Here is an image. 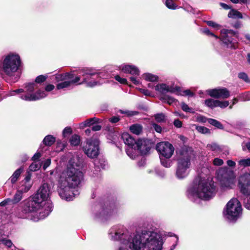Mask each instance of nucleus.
<instances>
[{
	"instance_id": "obj_1",
	"label": "nucleus",
	"mask_w": 250,
	"mask_h": 250,
	"mask_svg": "<svg viewBox=\"0 0 250 250\" xmlns=\"http://www.w3.org/2000/svg\"><path fill=\"white\" fill-rule=\"evenodd\" d=\"M108 236L113 241H119L116 250H163L165 242L162 234L156 231L144 229L130 232L123 225L112 227L108 230ZM176 244L170 250H173Z\"/></svg>"
},
{
	"instance_id": "obj_2",
	"label": "nucleus",
	"mask_w": 250,
	"mask_h": 250,
	"mask_svg": "<svg viewBox=\"0 0 250 250\" xmlns=\"http://www.w3.org/2000/svg\"><path fill=\"white\" fill-rule=\"evenodd\" d=\"M82 161L77 155H73L69 161L66 169L60 173L58 192L62 199L69 201L79 194L75 188L80 184L83 174L80 170Z\"/></svg>"
},
{
	"instance_id": "obj_3",
	"label": "nucleus",
	"mask_w": 250,
	"mask_h": 250,
	"mask_svg": "<svg viewBox=\"0 0 250 250\" xmlns=\"http://www.w3.org/2000/svg\"><path fill=\"white\" fill-rule=\"evenodd\" d=\"M51 192L49 185L46 183L42 184L32 199L26 202L23 208V212L25 214L35 212L39 215L37 217L31 218L34 221L47 217L53 208L52 202L49 199Z\"/></svg>"
},
{
	"instance_id": "obj_4",
	"label": "nucleus",
	"mask_w": 250,
	"mask_h": 250,
	"mask_svg": "<svg viewBox=\"0 0 250 250\" xmlns=\"http://www.w3.org/2000/svg\"><path fill=\"white\" fill-rule=\"evenodd\" d=\"M214 183L211 180H195L188 188L187 195L189 199L194 201L199 198L207 201L212 199L216 193Z\"/></svg>"
},
{
	"instance_id": "obj_5",
	"label": "nucleus",
	"mask_w": 250,
	"mask_h": 250,
	"mask_svg": "<svg viewBox=\"0 0 250 250\" xmlns=\"http://www.w3.org/2000/svg\"><path fill=\"white\" fill-rule=\"evenodd\" d=\"M38 88V85L35 83H30L26 85L25 90L18 89L10 92L9 96H14L17 94L21 99L26 101H35L41 100L47 96L46 92H49L55 88L54 85L49 84L45 87V90L39 89L34 92Z\"/></svg>"
},
{
	"instance_id": "obj_6",
	"label": "nucleus",
	"mask_w": 250,
	"mask_h": 250,
	"mask_svg": "<svg viewBox=\"0 0 250 250\" xmlns=\"http://www.w3.org/2000/svg\"><path fill=\"white\" fill-rule=\"evenodd\" d=\"M21 61L20 55L15 52H10L5 55L0 62V72L9 77H15V82L20 78L17 73L20 69Z\"/></svg>"
},
{
	"instance_id": "obj_7",
	"label": "nucleus",
	"mask_w": 250,
	"mask_h": 250,
	"mask_svg": "<svg viewBox=\"0 0 250 250\" xmlns=\"http://www.w3.org/2000/svg\"><path fill=\"white\" fill-rule=\"evenodd\" d=\"M83 81L79 84L85 83L87 86L93 87L101 84L97 79H106L109 73L106 69L97 70L92 68H86L82 70Z\"/></svg>"
},
{
	"instance_id": "obj_8",
	"label": "nucleus",
	"mask_w": 250,
	"mask_h": 250,
	"mask_svg": "<svg viewBox=\"0 0 250 250\" xmlns=\"http://www.w3.org/2000/svg\"><path fill=\"white\" fill-rule=\"evenodd\" d=\"M242 208L240 202L236 198H232L223 210L225 219L230 223H235L241 216Z\"/></svg>"
},
{
	"instance_id": "obj_9",
	"label": "nucleus",
	"mask_w": 250,
	"mask_h": 250,
	"mask_svg": "<svg viewBox=\"0 0 250 250\" xmlns=\"http://www.w3.org/2000/svg\"><path fill=\"white\" fill-rule=\"evenodd\" d=\"M191 166L190 156L187 151L183 150L177 159L176 176L179 179L186 178L188 174Z\"/></svg>"
},
{
	"instance_id": "obj_10",
	"label": "nucleus",
	"mask_w": 250,
	"mask_h": 250,
	"mask_svg": "<svg viewBox=\"0 0 250 250\" xmlns=\"http://www.w3.org/2000/svg\"><path fill=\"white\" fill-rule=\"evenodd\" d=\"M55 80L58 83L56 85L58 90H66L71 88L74 84L80 83L81 77L76 76L74 78L73 74L71 73H65L58 74L55 75Z\"/></svg>"
},
{
	"instance_id": "obj_11",
	"label": "nucleus",
	"mask_w": 250,
	"mask_h": 250,
	"mask_svg": "<svg viewBox=\"0 0 250 250\" xmlns=\"http://www.w3.org/2000/svg\"><path fill=\"white\" fill-rule=\"evenodd\" d=\"M217 176L223 188L230 189L235 186L236 175L233 170L227 167L221 168Z\"/></svg>"
},
{
	"instance_id": "obj_12",
	"label": "nucleus",
	"mask_w": 250,
	"mask_h": 250,
	"mask_svg": "<svg viewBox=\"0 0 250 250\" xmlns=\"http://www.w3.org/2000/svg\"><path fill=\"white\" fill-rule=\"evenodd\" d=\"M238 186L241 192L247 196L244 202L245 207L250 210V174L245 173L240 176Z\"/></svg>"
},
{
	"instance_id": "obj_13",
	"label": "nucleus",
	"mask_w": 250,
	"mask_h": 250,
	"mask_svg": "<svg viewBox=\"0 0 250 250\" xmlns=\"http://www.w3.org/2000/svg\"><path fill=\"white\" fill-rule=\"evenodd\" d=\"M99 141L97 139L91 138L87 140L83 150L86 155L91 158L98 156L99 154Z\"/></svg>"
},
{
	"instance_id": "obj_14",
	"label": "nucleus",
	"mask_w": 250,
	"mask_h": 250,
	"mask_svg": "<svg viewBox=\"0 0 250 250\" xmlns=\"http://www.w3.org/2000/svg\"><path fill=\"white\" fill-rule=\"evenodd\" d=\"M119 68L124 73H128L133 75V76L130 77L129 78L133 83L135 85H138L141 83L140 80L137 78V76L140 75V71L136 66L124 64L120 66Z\"/></svg>"
},
{
	"instance_id": "obj_15",
	"label": "nucleus",
	"mask_w": 250,
	"mask_h": 250,
	"mask_svg": "<svg viewBox=\"0 0 250 250\" xmlns=\"http://www.w3.org/2000/svg\"><path fill=\"white\" fill-rule=\"evenodd\" d=\"M236 35V32L232 30L223 29L221 32V37L223 43L227 47L235 49L237 44L233 41L232 36Z\"/></svg>"
},
{
	"instance_id": "obj_16",
	"label": "nucleus",
	"mask_w": 250,
	"mask_h": 250,
	"mask_svg": "<svg viewBox=\"0 0 250 250\" xmlns=\"http://www.w3.org/2000/svg\"><path fill=\"white\" fill-rule=\"evenodd\" d=\"M156 149L159 154L160 157L170 158L173 154L174 148L169 143L162 142L157 144Z\"/></svg>"
},
{
	"instance_id": "obj_17",
	"label": "nucleus",
	"mask_w": 250,
	"mask_h": 250,
	"mask_svg": "<svg viewBox=\"0 0 250 250\" xmlns=\"http://www.w3.org/2000/svg\"><path fill=\"white\" fill-rule=\"evenodd\" d=\"M155 89L157 92L163 94L170 92L176 95H182L180 93V87L177 86H170L164 83L157 84L155 86Z\"/></svg>"
},
{
	"instance_id": "obj_18",
	"label": "nucleus",
	"mask_w": 250,
	"mask_h": 250,
	"mask_svg": "<svg viewBox=\"0 0 250 250\" xmlns=\"http://www.w3.org/2000/svg\"><path fill=\"white\" fill-rule=\"evenodd\" d=\"M206 92L210 97L215 98L227 99L230 96L229 91L225 87L208 89Z\"/></svg>"
},
{
	"instance_id": "obj_19",
	"label": "nucleus",
	"mask_w": 250,
	"mask_h": 250,
	"mask_svg": "<svg viewBox=\"0 0 250 250\" xmlns=\"http://www.w3.org/2000/svg\"><path fill=\"white\" fill-rule=\"evenodd\" d=\"M136 147L142 155H146L152 147L151 141L147 139H139L136 144Z\"/></svg>"
},
{
	"instance_id": "obj_20",
	"label": "nucleus",
	"mask_w": 250,
	"mask_h": 250,
	"mask_svg": "<svg viewBox=\"0 0 250 250\" xmlns=\"http://www.w3.org/2000/svg\"><path fill=\"white\" fill-rule=\"evenodd\" d=\"M31 174L30 172L27 171L24 179L20 182L18 189L23 193L27 192L29 191L32 185V183L31 181Z\"/></svg>"
},
{
	"instance_id": "obj_21",
	"label": "nucleus",
	"mask_w": 250,
	"mask_h": 250,
	"mask_svg": "<svg viewBox=\"0 0 250 250\" xmlns=\"http://www.w3.org/2000/svg\"><path fill=\"white\" fill-rule=\"evenodd\" d=\"M117 212L118 207L114 205H111L109 207L103 209L99 214L96 215V217L100 218H106L108 217L116 214Z\"/></svg>"
},
{
	"instance_id": "obj_22",
	"label": "nucleus",
	"mask_w": 250,
	"mask_h": 250,
	"mask_svg": "<svg viewBox=\"0 0 250 250\" xmlns=\"http://www.w3.org/2000/svg\"><path fill=\"white\" fill-rule=\"evenodd\" d=\"M121 138L125 145L127 146L126 147H136L137 141H136L130 134L127 133H124L122 135Z\"/></svg>"
},
{
	"instance_id": "obj_23",
	"label": "nucleus",
	"mask_w": 250,
	"mask_h": 250,
	"mask_svg": "<svg viewBox=\"0 0 250 250\" xmlns=\"http://www.w3.org/2000/svg\"><path fill=\"white\" fill-rule=\"evenodd\" d=\"M102 122V119H99V118H97L96 117H93V118H89V119L85 120L82 123L80 124V126H81V127L83 128V127H84L86 126H89L91 125H93L94 124H95V123H101Z\"/></svg>"
},
{
	"instance_id": "obj_24",
	"label": "nucleus",
	"mask_w": 250,
	"mask_h": 250,
	"mask_svg": "<svg viewBox=\"0 0 250 250\" xmlns=\"http://www.w3.org/2000/svg\"><path fill=\"white\" fill-rule=\"evenodd\" d=\"M23 168L22 167H21L17 169L13 173L12 176L9 178V180L12 184L15 183L17 181L21 174L23 172Z\"/></svg>"
},
{
	"instance_id": "obj_25",
	"label": "nucleus",
	"mask_w": 250,
	"mask_h": 250,
	"mask_svg": "<svg viewBox=\"0 0 250 250\" xmlns=\"http://www.w3.org/2000/svg\"><path fill=\"white\" fill-rule=\"evenodd\" d=\"M142 78L146 81L150 82H158L159 77L158 76L150 73H146L142 75Z\"/></svg>"
},
{
	"instance_id": "obj_26",
	"label": "nucleus",
	"mask_w": 250,
	"mask_h": 250,
	"mask_svg": "<svg viewBox=\"0 0 250 250\" xmlns=\"http://www.w3.org/2000/svg\"><path fill=\"white\" fill-rule=\"evenodd\" d=\"M56 141V138L53 136L48 135L46 136L42 141V143L46 146H52Z\"/></svg>"
},
{
	"instance_id": "obj_27",
	"label": "nucleus",
	"mask_w": 250,
	"mask_h": 250,
	"mask_svg": "<svg viewBox=\"0 0 250 250\" xmlns=\"http://www.w3.org/2000/svg\"><path fill=\"white\" fill-rule=\"evenodd\" d=\"M228 16L229 18L234 19L243 18L242 13L235 9H231L229 12Z\"/></svg>"
},
{
	"instance_id": "obj_28",
	"label": "nucleus",
	"mask_w": 250,
	"mask_h": 250,
	"mask_svg": "<svg viewBox=\"0 0 250 250\" xmlns=\"http://www.w3.org/2000/svg\"><path fill=\"white\" fill-rule=\"evenodd\" d=\"M130 131L136 135H139L142 131V126L139 124H134L129 127Z\"/></svg>"
},
{
	"instance_id": "obj_29",
	"label": "nucleus",
	"mask_w": 250,
	"mask_h": 250,
	"mask_svg": "<svg viewBox=\"0 0 250 250\" xmlns=\"http://www.w3.org/2000/svg\"><path fill=\"white\" fill-rule=\"evenodd\" d=\"M136 150H137V147H128L125 148L127 155L132 159H134L136 157V154L135 151Z\"/></svg>"
},
{
	"instance_id": "obj_30",
	"label": "nucleus",
	"mask_w": 250,
	"mask_h": 250,
	"mask_svg": "<svg viewBox=\"0 0 250 250\" xmlns=\"http://www.w3.org/2000/svg\"><path fill=\"white\" fill-rule=\"evenodd\" d=\"M23 192L18 189L16 193H15L13 199L11 200L12 204H16L20 201L22 197Z\"/></svg>"
},
{
	"instance_id": "obj_31",
	"label": "nucleus",
	"mask_w": 250,
	"mask_h": 250,
	"mask_svg": "<svg viewBox=\"0 0 250 250\" xmlns=\"http://www.w3.org/2000/svg\"><path fill=\"white\" fill-rule=\"evenodd\" d=\"M217 100L209 98L206 100L204 103L207 106L210 108H213L216 107Z\"/></svg>"
},
{
	"instance_id": "obj_32",
	"label": "nucleus",
	"mask_w": 250,
	"mask_h": 250,
	"mask_svg": "<svg viewBox=\"0 0 250 250\" xmlns=\"http://www.w3.org/2000/svg\"><path fill=\"white\" fill-rule=\"evenodd\" d=\"M80 137L79 135L74 134L70 139V143L72 146H77L80 143Z\"/></svg>"
},
{
	"instance_id": "obj_33",
	"label": "nucleus",
	"mask_w": 250,
	"mask_h": 250,
	"mask_svg": "<svg viewBox=\"0 0 250 250\" xmlns=\"http://www.w3.org/2000/svg\"><path fill=\"white\" fill-rule=\"evenodd\" d=\"M160 100L163 102L169 104H171L176 101L174 98L168 95H164L161 97Z\"/></svg>"
},
{
	"instance_id": "obj_34",
	"label": "nucleus",
	"mask_w": 250,
	"mask_h": 250,
	"mask_svg": "<svg viewBox=\"0 0 250 250\" xmlns=\"http://www.w3.org/2000/svg\"><path fill=\"white\" fill-rule=\"evenodd\" d=\"M238 166L240 167H250V158L240 160L238 161Z\"/></svg>"
},
{
	"instance_id": "obj_35",
	"label": "nucleus",
	"mask_w": 250,
	"mask_h": 250,
	"mask_svg": "<svg viewBox=\"0 0 250 250\" xmlns=\"http://www.w3.org/2000/svg\"><path fill=\"white\" fill-rule=\"evenodd\" d=\"M208 121L209 124L215 126L216 127L219 129L223 128V125H222V124L219 121H217L216 120L210 118L208 119Z\"/></svg>"
},
{
	"instance_id": "obj_36",
	"label": "nucleus",
	"mask_w": 250,
	"mask_h": 250,
	"mask_svg": "<svg viewBox=\"0 0 250 250\" xmlns=\"http://www.w3.org/2000/svg\"><path fill=\"white\" fill-rule=\"evenodd\" d=\"M208 149L212 151L219 152L220 151L221 148L219 146L215 143H212L208 144L207 146Z\"/></svg>"
},
{
	"instance_id": "obj_37",
	"label": "nucleus",
	"mask_w": 250,
	"mask_h": 250,
	"mask_svg": "<svg viewBox=\"0 0 250 250\" xmlns=\"http://www.w3.org/2000/svg\"><path fill=\"white\" fill-rule=\"evenodd\" d=\"M161 164L166 167H170L171 166V161L169 158H166L163 157H160Z\"/></svg>"
},
{
	"instance_id": "obj_38",
	"label": "nucleus",
	"mask_w": 250,
	"mask_h": 250,
	"mask_svg": "<svg viewBox=\"0 0 250 250\" xmlns=\"http://www.w3.org/2000/svg\"><path fill=\"white\" fill-rule=\"evenodd\" d=\"M41 167V164L39 162H34L29 167V169L32 171L39 170Z\"/></svg>"
},
{
	"instance_id": "obj_39",
	"label": "nucleus",
	"mask_w": 250,
	"mask_h": 250,
	"mask_svg": "<svg viewBox=\"0 0 250 250\" xmlns=\"http://www.w3.org/2000/svg\"><path fill=\"white\" fill-rule=\"evenodd\" d=\"M239 100L242 101H248L250 100V91L241 94L239 96Z\"/></svg>"
},
{
	"instance_id": "obj_40",
	"label": "nucleus",
	"mask_w": 250,
	"mask_h": 250,
	"mask_svg": "<svg viewBox=\"0 0 250 250\" xmlns=\"http://www.w3.org/2000/svg\"><path fill=\"white\" fill-rule=\"evenodd\" d=\"M238 77L239 79L243 80L246 83H250V79L246 73L240 72L238 74Z\"/></svg>"
},
{
	"instance_id": "obj_41",
	"label": "nucleus",
	"mask_w": 250,
	"mask_h": 250,
	"mask_svg": "<svg viewBox=\"0 0 250 250\" xmlns=\"http://www.w3.org/2000/svg\"><path fill=\"white\" fill-rule=\"evenodd\" d=\"M195 128L196 130L200 133L203 134H208L209 133V130L205 126L196 125Z\"/></svg>"
},
{
	"instance_id": "obj_42",
	"label": "nucleus",
	"mask_w": 250,
	"mask_h": 250,
	"mask_svg": "<svg viewBox=\"0 0 250 250\" xmlns=\"http://www.w3.org/2000/svg\"><path fill=\"white\" fill-rule=\"evenodd\" d=\"M165 4L168 8L171 9H175L177 7L172 0H166Z\"/></svg>"
},
{
	"instance_id": "obj_43",
	"label": "nucleus",
	"mask_w": 250,
	"mask_h": 250,
	"mask_svg": "<svg viewBox=\"0 0 250 250\" xmlns=\"http://www.w3.org/2000/svg\"><path fill=\"white\" fill-rule=\"evenodd\" d=\"M229 105L228 101H220L217 100L216 107H220L222 108H224Z\"/></svg>"
},
{
	"instance_id": "obj_44",
	"label": "nucleus",
	"mask_w": 250,
	"mask_h": 250,
	"mask_svg": "<svg viewBox=\"0 0 250 250\" xmlns=\"http://www.w3.org/2000/svg\"><path fill=\"white\" fill-rule=\"evenodd\" d=\"M155 119L158 122H163L165 120V116L163 113L157 114L155 115Z\"/></svg>"
},
{
	"instance_id": "obj_45",
	"label": "nucleus",
	"mask_w": 250,
	"mask_h": 250,
	"mask_svg": "<svg viewBox=\"0 0 250 250\" xmlns=\"http://www.w3.org/2000/svg\"><path fill=\"white\" fill-rule=\"evenodd\" d=\"M0 242L8 248H11L13 245L12 241L9 239H2Z\"/></svg>"
},
{
	"instance_id": "obj_46",
	"label": "nucleus",
	"mask_w": 250,
	"mask_h": 250,
	"mask_svg": "<svg viewBox=\"0 0 250 250\" xmlns=\"http://www.w3.org/2000/svg\"><path fill=\"white\" fill-rule=\"evenodd\" d=\"M47 78V77L46 76H44V75H40L39 76H38L36 80H35V83L36 84L37 83H42V82H43L44 81H45V80Z\"/></svg>"
},
{
	"instance_id": "obj_47",
	"label": "nucleus",
	"mask_w": 250,
	"mask_h": 250,
	"mask_svg": "<svg viewBox=\"0 0 250 250\" xmlns=\"http://www.w3.org/2000/svg\"><path fill=\"white\" fill-rule=\"evenodd\" d=\"M212 163L213 165L215 166H220L223 164L224 162L222 159L216 158L213 159Z\"/></svg>"
},
{
	"instance_id": "obj_48",
	"label": "nucleus",
	"mask_w": 250,
	"mask_h": 250,
	"mask_svg": "<svg viewBox=\"0 0 250 250\" xmlns=\"http://www.w3.org/2000/svg\"><path fill=\"white\" fill-rule=\"evenodd\" d=\"M181 108L182 110L187 112H192V109L190 108L188 104L184 103L181 104Z\"/></svg>"
},
{
	"instance_id": "obj_49",
	"label": "nucleus",
	"mask_w": 250,
	"mask_h": 250,
	"mask_svg": "<svg viewBox=\"0 0 250 250\" xmlns=\"http://www.w3.org/2000/svg\"><path fill=\"white\" fill-rule=\"evenodd\" d=\"M115 79L116 81H117L118 82H119L120 83H121L122 84H127V80L126 79L122 78L119 75H116L115 77Z\"/></svg>"
},
{
	"instance_id": "obj_50",
	"label": "nucleus",
	"mask_w": 250,
	"mask_h": 250,
	"mask_svg": "<svg viewBox=\"0 0 250 250\" xmlns=\"http://www.w3.org/2000/svg\"><path fill=\"white\" fill-rule=\"evenodd\" d=\"M121 112L123 114H126L128 116H132L134 115H136L138 114V112L135 111H122L121 110Z\"/></svg>"
},
{
	"instance_id": "obj_51",
	"label": "nucleus",
	"mask_w": 250,
	"mask_h": 250,
	"mask_svg": "<svg viewBox=\"0 0 250 250\" xmlns=\"http://www.w3.org/2000/svg\"><path fill=\"white\" fill-rule=\"evenodd\" d=\"M72 132V130L70 127H66L62 131V135L64 137H65L67 135L70 134Z\"/></svg>"
},
{
	"instance_id": "obj_52",
	"label": "nucleus",
	"mask_w": 250,
	"mask_h": 250,
	"mask_svg": "<svg viewBox=\"0 0 250 250\" xmlns=\"http://www.w3.org/2000/svg\"><path fill=\"white\" fill-rule=\"evenodd\" d=\"M180 93L182 94V96L187 95L192 97L194 95V93L189 89L185 90L183 91H181V90H180Z\"/></svg>"
},
{
	"instance_id": "obj_53",
	"label": "nucleus",
	"mask_w": 250,
	"mask_h": 250,
	"mask_svg": "<svg viewBox=\"0 0 250 250\" xmlns=\"http://www.w3.org/2000/svg\"><path fill=\"white\" fill-rule=\"evenodd\" d=\"M57 147L59 148V150H62L65 147V144L64 143H62L61 141L58 140L57 142Z\"/></svg>"
},
{
	"instance_id": "obj_54",
	"label": "nucleus",
	"mask_w": 250,
	"mask_h": 250,
	"mask_svg": "<svg viewBox=\"0 0 250 250\" xmlns=\"http://www.w3.org/2000/svg\"><path fill=\"white\" fill-rule=\"evenodd\" d=\"M153 127L154 128V130L158 133H161L162 131V127L160 125L156 124H153L152 125Z\"/></svg>"
},
{
	"instance_id": "obj_55",
	"label": "nucleus",
	"mask_w": 250,
	"mask_h": 250,
	"mask_svg": "<svg viewBox=\"0 0 250 250\" xmlns=\"http://www.w3.org/2000/svg\"><path fill=\"white\" fill-rule=\"evenodd\" d=\"M203 32L208 35L211 36L212 37H214L216 39H217V36L215 35L213 33H211L208 28L204 29Z\"/></svg>"
},
{
	"instance_id": "obj_56",
	"label": "nucleus",
	"mask_w": 250,
	"mask_h": 250,
	"mask_svg": "<svg viewBox=\"0 0 250 250\" xmlns=\"http://www.w3.org/2000/svg\"><path fill=\"white\" fill-rule=\"evenodd\" d=\"M51 164V160L50 159H46L43 164V168L45 169Z\"/></svg>"
},
{
	"instance_id": "obj_57",
	"label": "nucleus",
	"mask_w": 250,
	"mask_h": 250,
	"mask_svg": "<svg viewBox=\"0 0 250 250\" xmlns=\"http://www.w3.org/2000/svg\"><path fill=\"white\" fill-rule=\"evenodd\" d=\"M207 23L208 26L214 28H217L219 26L218 24L211 21H207Z\"/></svg>"
},
{
	"instance_id": "obj_58",
	"label": "nucleus",
	"mask_w": 250,
	"mask_h": 250,
	"mask_svg": "<svg viewBox=\"0 0 250 250\" xmlns=\"http://www.w3.org/2000/svg\"><path fill=\"white\" fill-rule=\"evenodd\" d=\"M139 90L140 91V92L144 94L146 96H150V94H151L150 92L147 89H143V88H140Z\"/></svg>"
},
{
	"instance_id": "obj_59",
	"label": "nucleus",
	"mask_w": 250,
	"mask_h": 250,
	"mask_svg": "<svg viewBox=\"0 0 250 250\" xmlns=\"http://www.w3.org/2000/svg\"><path fill=\"white\" fill-rule=\"evenodd\" d=\"M41 157V154L37 152H36L32 158V160L36 162Z\"/></svg>"
},
{
	"instance_id": "obj_60",
	"label": "nucleus",
	"mask_w": 250,
	"mask_h": 250,
	"mask_svg": "<svg viewBox=\"0 0 250 250\" xmlns=\"http://www.w3.org/2000/svg\"><path fill=\"white\" fill-rule=\"evenodd\" d=\"M227 165L231 167H234L236 166V163L234 161L231 160H229L227 161Z\"/></svg>"
},
{
	"instance_id": "obj_61",
	"label": "nucleus",
	"mask_w": 250,
	"mask_h": 250,
	"mask_svg": "<svg viewBox=\"0 0 250 250\" xmlns=\"http://www.w3.org/2000/svg\"><path fill=\"white\" fill-rule=\"evenodd\" d=\"M174 125L175 127L180 128L182 126V123L181 121H180L179 120H175L174 121Z\"/></svg>"
},
{
	"instance_id": "obj_62",
	"label": "nucleus",
	"mask_w": 250,
	"mask_h": 250,
	"mask_svg": "<svg viewBox=\"0 0 250 250\" xmlns=\"http://www.w3.org/2000/svg\"><path fill=\"white\" fill-rule=\"evenodd\" d=\"M120 119L118 117L113 116L110 118L109 121L112 123H116L119 121Z\"/></svg>"
},
{
	"instance_id": "obj_63",
	"label": "nucleus",
	"mask_w": 250,
	"mask_h": 250,
	"mask_svg": "<svg viewBox=\"0 0 250 250\" xmlns=\"http://www.w3.org/2000/svg\"><path fill=\"white\" fill-rule=\"evenodd\" d=\"M102 126L99 125H95L92 126V130L94 131H99L101 129Z\"/></svg>"
},
{
	"instance_id": "obj_64",
	"label": "nucleus",
	"mask_w": 250,
	"mask_h": 250,
	"mask_svg": "<svg viewBox=\"0 0 250 250\" xmlns=\"http://www.w3.org/2000/svg\"><path fill=\"white\" fill-rule=\"evenodd\" d=\"M10 202H11V199L8 198V199H6L4 200V201L1 202V203H0V206H5L6 205L10 203Z\"/></svg>"
}]
</instances>
